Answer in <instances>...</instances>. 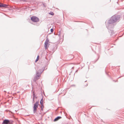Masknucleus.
<instances>
[{
    "label": "nucleus",
    "instance_id": "nucleus-4",
    "mask_svg": "<svg viewBox=\"0 0 124 124\" xmlns=\"http://www.w3.org/2000/svg\"><path fill=\"white\" fill-rule=\"evenodd\" d=\"M13 122L12 120H10L8 119H4L2 123V124H9L10 123Z\"/></svg>",
    "mask_w": 124,
    "mask_h": 124
},
{
    "label": "nucleus",
    "instance_id": "nucleus-17",
    "mask_svg": "<svg viewBox=\"0 0 124 124\" xmlns=\"http://www.w3.org/2000/svg\"><path fill=\"white\" fill-rule=\"evenodd\" d=\"M49 14L50 15H51L52 16H53L54 15V13L53 12H50L49 13Z\"/></svg>",
    "mask_w": 124,
    "mask_h": 124
},
{
    "label": "nucleus",
    "instance_id": "nucleus-13",
    "mask_svg": "<svg viewBox=\"0 0 124 124\" xmlns=\"http://www.w3.org/2000/svg\"><path fill=\"white\" fill-rule=\"evenodd\" d=\"M108 32H109L111 33L110 35H113L114 33V31L113 30H110V31H108Z\"/></svg>",
    "mask_w": 124,
    "mask_h": 124
},
{
    "label": "nucleus",
    "instance_id": "nucleus-34",
    "mask_svg": "<svg viewBox=\"0 0 124 124\" xmlns=\"http://www.w3.org/2000/svg\"><path fill=\"white\" fill-rule=\"evenodd\" d=\"M120 77H119L118 78H119Z\"/></svg>",
    "mask_w": 124,
    "mask_h": 124
},
{
    "label": "nucleus",
    "instance_id": "nucleus-8",
    "mask_svg": "<svg viewBox=\"0 0 124 124\" xmlns=\"http://www.w3.org/2000/svg\"><path fill=\"white\" fill-rule=\"evenodd\" d=\"M8 5L6 4H3L2 3H0V8L3 7L4 8H7Z\"/></svg>",
    "mask_w": 124,
    "mask_h": 124
},
{
    "label": "nucleus",
    "instance_id": "nucleus-22",
    "mask_svg": "<svg viewBox=\"0 0 124 124\" xmlns=\"http://www.w3.org/2000/svg\"><path fill=\"white\" fill-rule=\"evenodd\" d=\"M50 31H51V32L52 33L53 32V31H54V30L52 28L50 30Z\"/></svg>",
    "mask_w": 124,
    "mask_h": 124
},
{
    "label": "nucleus",
    "instance_id": "nucleus-6",
    "mask_svg": "<svg viewBox=\"0 0 124 124\" xmlns=\"http://www.w3.org/2000/svg\"><path fill=\"white\" fill-rule=\"evenodd\" d=\"M52 46L51 48H50V52L52 53H53L55 50L56 49H57V47L56 46Z\"/></svg>",
    "mask_w": 124,
    "mask_h": 124
},
{
    "label": "nucleus",
    "instance_id": "nucleus-3",
    "mask_svg": "<svg viewBox=\"0 0 124 124\" xmlns=\"http://www.w3.org/2000/svg\"><path fill=\"white\" fill-rule=\"evenodd\" d=\"M31 19L32 21L35 22H38L39 20V18L35 16H31Z\"/></svg>",
    "mask_w": 124,
    "mask_h": 124
},
{
    "label": "nucleus",
    "instance_id": "nucleus-29",
    "mask_svg": "<svg viewBox=\"0 0 124 124\" xmlns=\"http://www.w3.org/2000/svg\"><path fill=\"white\" fill-rule=\"evenodd\" d=\"M72 86H75V85H72Z\"/></svg>",
    "mask_w": 124,
    "mask_h": 124
},
{
    "label": "nucleus",
    "instance_id": "nucleus-16",
    "mask_svg": "<svg viewBox=\"0 0 124 124\" xmlns=\"http://www.w3.org/2000/svg\"><path fill=\"white\" fill-rule=\"evenodd\" d=\"M39 55H38L37 56V58L35 60V62H36L37 61H38L39 58Z\"/></svg>",
    "mask_w": 124,
    "mask_h": 124
},
{
    "label": "nucleus",
    "instance_id": "nucleus-11",
    "mask_svg": "<svg viewBox=\"0 0 124 124\" xmlns=\"http://www.w3.org/2000/svg\"><path fill=\"white\" fill-rule=\"evenodd\" d=\"M40 74H39V73L37 72L36 73V74L35 75V77L37 78H38V79L39 78V77L40 76Z\"/></svg>",
    "mask_w": 124,
    "mask_h": 124
},
{
    "label": "nucleus",
    "instance_id": "nucleus-9",
    "mask_svg": "<svg viewBox=\"0 0 124 124\" xmlns=\"http://www.w3.org/2000/svg\"><path fill=\"white\" fill-rule=\"evenodd\" d=\"M61 118L62 117L61 116H57L54 119V122L56 121Z\"/></svg>",
    "mask_w": 124,
    "mask_h": 124
},
{
    "label": "nucleus",
    "instance_id": "nucleus-33",
    "mask_svg": "<svg viewBox=\"0 0 124 124\" xmlns=\"http://www.w3.org/2000/svg\"><path fill=\"white\" fill-rule=\"evenodd\" d=\"M19 92H18L17 93H19Z\"/></svg>",
    "mask_w": 124,
    "mask_h": 124
},
{
    "label": "nucleus",
    "instance_id": "nucleus-26",
    "mask_svg": "<svg viewBox=\"0 0 124 124\" xmlns=\"http://www.w3.org/2000/svg\"><path fill=\"white\" fill-rule=\"evenodd\" d=\"M43 108H41V110L42 111L43 110Z\"/></svg>",
    "mask_w": 124,
    "mask_h": 124
},
{
    "label": "nucleus",
    "instance_id": "nucleus-24",
    "mask_svg": "<svg viewBox=\"0 0 124 124\" xmlns=\"http://www.w3.org/2000/svg\"><path fill=\"white\" fill-rule=\"evenodd\" d=\"M43 4L44 7L45 8L46 7V6L45 5V4L44 3H43Z\"/></svg>",
    "mask_w": 124,
    "mask_h": 124
},
{
    "label": "nucleus",
    "instance_id": "nucleus-30",
    "mask_svg": "<svg viewBox=\"0 0 124 124\" xmlns=\"http://www.w3.org/2000/svg\"><path fill=\"white\" fill-rule=\"evenodd\" d=\"M74 68V67H72L71 68H72V69H73V68Z\"/></svg>",
    "mask_w": 124,
    "mask_h": 124
},
{
    "label": "nucleus",
    "instance_id": "nucleus-14",
    "mask_svg": "<svg viewBox=\"0 0 124 124\" xmlns=\"http://www.w3.org/2000/svg\"><path fill=\"white\" fill-rule=\"evenodd\" d=\"M43 96H42V97L41 100L40 101V104H43Z\"/></svg>",
    "mask_w": 124,
    "mask_h": 124
},
{
    "label": "nucleus",
    "instance_id": "nucleus-28",
    "mask_svg": "<svg viewBox=\"0 0 124 124\" xmlns=\"http://www.w3.org/2000/svg\"><path fill=\"white\" fill-rule=\"evenodd\" d=\"M9 123V124H13L12 122H11V123Z\"/></svg>",
    "mask_w": 124,
    "mask_h": 124
},
{
    "label": "nucleus",
    "instance_id": "nucleus-20",
    "mask_svg": "<svg viewBox=\"0 0 124 124\" xmlns=\"http://www.w3.org/2000/svg\"><path fill=\"white\" fill-rule=\"evenodd\" d=\"M49 39H48V38H47L46 40H45V42H48H48H49Z\"/></svg>",
    "mask_w": 124,
    "mask_h": 124
},
{
    "label": "nucleus",
    "instance_id": "nucleus-18",
    "mask_svg": "<svg viewBox=\"0 0 124 124\" xmlns=\"http://www.w3.org/2000/svg\"><path fill=\"white\" fill-rule=\"evenodd\" d=\"M40 107H41V108H43L44 107V106L43 105V104H40Z\"/></svg>",
    "mask_w": 124,
    "mask_h": 124
},
{
    "label": "nucleus",
    "instance_id": "nucleus-32",
    "mask_svg": "<svg viewBox=\"0 0 124 124\" xmlns=\"http://www.w3.org/2000/svg\"><path fill=\"white\" fill-rule=\"evenodd\" d=\"M86 81H86H86H85V82H86Z\"/></svg>",
    "mask_w": 124,
    "mask_h": 124
},
{
    "label": "nucleus",
    "instance_id": "nucleus-10",
    "mask_svg": "<svg viewBox=\"0 0 124 124\" xmlns=\"http://www.w3.org/2000/svg\"><path fill=\"white\" fill-rule=\"evenodd\" d=\"M48 44V43L45 42L44 43V47L46 49H47L48 47V46H47Z\"/></svg>",
    "mask_w": 124,
    "mask_h": 124
},
{
    "label": "nucleus",
    "instance_id": "nucleus-23",
    "mask_svg": "<svg viewBox=\"0 0 124 124\" xmlns=\"http://www.w3.org/2000/svg\"><path fill=\"white\" fill-rule=\"evenodd\" d=\"M34 100V99L33 98V99L32 98V103H33L35 102Z\"/></svg>",
    "mask_w": 124,
    "mask_h": 124
},
{
    "label": "nucleus",
    "instance_id": "nucleus-25",
    "mask_svg": "<svg viewBox=\"0 0 124 124\" xmlns=\"http://www.w3.org/2000/svg\"><path fill=\"white\" fill-rule=\"evenodd\" d=\"M88 85V84H86V85H85V86H87Z\"/></svg>",
    "mask_w": 124,
    "mask_h": 124
},
{
    "label": "nucleus",
    "instance_id": "nucleus-21",
    "mask_svg": "<svg viewBox=\"0 0 124 124\" xmlns=\"http://www.w3.org/2000/svg\"><path fill=\"white\" fill-rule=\"evenodd\" d=\"M60 34H61V31H59V33L58 34V35L59 36V37H60Z\"/></svg>",
    "mask_w": 124,
    "mask_h": 124
},
{
    "label": "nucleus",
    "instance_id": "nucleus-2",
    "mask_svg": "<svg viewBox=\"0 0 124 124\" xmlns=\"http://www.w3.org/2000/svg\"><path fill=\"white\" fill-rule=\"evenodd\" d=\"M39 102V101H36L35 103L34 104L33 108V112L34 113H36V112L37 111V108L38 107V105H39V104H38Z\"/></svg>",
    "mask_w": 124,
    "mask_h": 124
},
{
    "label": "nucleus",
    "instance_id": "nucleus-1",
    "mask_svg": "<svg viewBox=\"0 0 124 124\" xmlns=\"http://www.w3.org/2000/svg\"><path fill=\"white\" fill-rule=\"evenodd\" d=\"M120 18L119 15H114L112 16L110 19L108 21V23L113 24L118 20Z\"/></svg>",
    "mask_w": 124,
    "mask_h": 124
},
{
    "label": "nucleus",
    "instance_id": "nucleus-15",
    "mask_svg": "<svg viewBox=\"0 0 124 124\" xmlns=\"http://www.w3.org/2000/svg\"><path fill=\"white\" fill-rule=\"evenodd\" d=\"M39 79L38 78H36V77H35L33 79V81L35 82L37 80H38Z\"/></svg>",
    "mask_w": 124,
    "mask_h": 124
},
{
    "label": "nucleus",
    "instance_id": "nucleus-19",
    "mask_svg": "<svg viewBox=\"0 0 124 124\" xmlns=\"http://www.w3.org/2000/svg\"><path fill=\"white\" fill-rule=\"evenodd\" d=\"M21 1H23V2H27L28 1H29V0H20Z\"/></svg>",
    "mask_w": 124,
    "mask_h": 124
},
{
    "label": "nucleus",
    "instance_id": "nucleus-7",
    "mask_svg": "<svg viewBox=\"0 0 124 124\" xmlns=\"http://www.w3.org/2000/svg\"><path fill=\"white\" fill-rule=\"evenodd\" d=\"M45 67H46V66H44L42 68V71L41 70H40L39 71V74H40V75L44 70H46L47 69V68H46L45 69Z\"/></svg>",
    "mask_w": 124,
    "mask_h": 124
},
{
    "label": "nucleus",
    "instance_id": "nucleus-5",
    "mask_svg": "<svg viewBox=\"0 0 124 124\" xmlns=\"http://www.w3.org/2000/svg\"><path fill=\"white\" fill-rule=\"evenodd\" d=\"M108 26L106 27L107 29L109 30L108 31H110L111 30H113L114 27L113 24H109V23H108Z\"/></svg>",
    "mask_w": 124,
    "mask_h": 124
},
{
    "label": "nucleus",
    "instance_id": "nucleus-31",
    "mask_svg": "<svg viewBox=\"0 0 124 124\" xmlns=\"http://www.w3.org/2000/svg\"><path fill=\"white\" fill-rule=\"evenodd\" d=\"M78 71V70H76V72H77V71Z\"/></svg>",
    "mask_w": 124,
    "mask_h": 124
},
{
    "label": "nucleus",
    "instance_id": "nucleus-27",
    "mask_svg": "<svg viewBox=\"0 0 124 124\" xmlns=\"http://www.w3.org/2000/svg\"><path fill=\"white\" fill-rule=\"evenodd\" d=\"M99 57H98V59L96 60V61L95 62H96L97 60H98V59H99Z\"/></svg>",
    "mask_w": 124,
    "mask_h": 124
},
{
    "label": "nucleus",
    "instance_id": "nucleus-12",
    "mask_svg": "<svg viewBox=\"0 0 124 124\" xmlns=\"http://www.w3.org/2000/svg\"><path fill=\"white\" fill-rule=\"evenodd\" d=\"M33 96L32 98L33 99V98L34 99L35 98V99H37V98L38 97H37V96H36V95L34 91H33Z\"/></svg>",
    "mask_w": 124,
    "mask_h": 124
}]
</instances>
